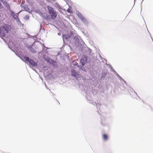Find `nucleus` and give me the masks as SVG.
Returning a JSON list of instances; mask_svg holds the SVG:
<instances>
[{
    "label": "nucleus",
    "mask_w": 153,
    "mask_h": 153,
    "mask_svg": "<svg viewBox=\"0 0 153 153\" xmlns=\"http://www.w3.org/2000/svg\"><path fill=\"white\" fill-rule=\"evenodd\" d=\"M4 30L6 32H4L2 29L0 28V35L2 37H4L6 36V33H8L12 28L10 25L8 24H5L2 27Z\"/></svg>",
    "instance_id": "nucleus-1"
},
{
    "label": "nucleus",
    "mask_w": 153,
    "mask_h": 153,
    "mask_svg": "<svg viewBox=\"0 0 153 153\" xmlns=\"http://www.w3.org/2000/svg\"><path fill=\"white\" fill-rule=\"evenodd\" d=\"M48 9L49 10V13L52 18L53 19L56 18L57 16L56 12L51 7H48Z\"/></svg>",
    "instance_id": "nucleus-2"
},
{
    "label": "nucleus",
    "mask_w": 153,
    "mask_h": 153,
    "mask_svg": "<svg viewBox=\"0 0 153 153\" xmlns=\"http://www.w3.org/2000/svg\"><path fill=\"white\" fill-rule=\"evenodd\" d=\"M88 56L85 55H82L80 60V62L82 66H84L88 62Z\"/></svg>",
    "instance_id": "nucleus-3"
},
{
    "label": "nucleus",
    "mask_w": 153,
    "mask_h": 153,
    "mask_svg": "<svg viewBox=\"0 0 153 153\" xmlns=\"http://www.w3.org/2000/svg\"><path fill=\"white\" fill-rule=\"evenodd\" d=\"M34 45V43L32 44L31 45L27 43L25 44V47L32 53H34L36 52V51L33 47Z\"/></svg>",
    "instance_id": "nucleus-4"
},
{
    "label": "nucleus",
    "mask_w": 153,
    "mask_h": 153,
    "mask_svg": "<svg viewBox=\"0 0 153 153\" xmlns=\"http://www.w3.org/2000/svg\"><path fill=\"white\" fill-rule=\"evenodd\" d=\"M72 76H73L76 80H79L80 79V76L76 71L73 69L71 71Z\"/></svg>",
    "instance_id": "nucleus-5"
},
{
    "label": "nucleus",
    "mask_w": 153,
    "mask_h": 153,
    "mask_svg": "<svg viewBox=\"0 0 153 153\" xmlns=\"http://www.w3.org/2000/svg\"><path fill=\"white\" fill-rule=\"evenodd\" d=\"M72 39L73 40L76 46L78 47L81 44V43L80 42L77 36H74L71 39V40Z\"/></svg>",
    "instance_id": "nucleus-6"
},
{
    "label": "nucleus",
    "mask_w": 153,
    "mask_h": 153,
    "mask_svg": "<svg viewBox=\"0 0 153 153\" xmlns=\"http://www.w3.org/2000/svg\"><path fill=\"white\" fill-rule=\"evenodd\" d=\"M20 59L25 63H27V64H28L31 59L28 57L26 56H23L22 58H20Z\"/></svg>",
    "instance_id": "nucleus-7"
},
{
    "label": "nucleus",
    "mask_w": 153,
    "mask_h": 153,
    "mask_svg": "<svg viewBox=\"0 0 153 153\" xmlns=\"http://www.w3.org/2000/svg\"><path fill=\"white\" fill-rule=\"evenodd\" d=\"M33 67H36L38 66V62L34 61L32 59H31L28 63Z\"/></svg>",
    "instance_id": "nucleus-8"
},
{
    "label": "nucleus",
    "mask_w": 153,
    "mask_h": 153,
    "mask_svg": "<svg viewBox=\"0 0 153 153\" xmlns=\"http://www.w3.org/2000/svg\"><path fill=\"white\" fill-rule=\"evenodd\" d=\"M107 72L104 71L102 70V72L100 78V79L102 80L105 77V76L107 75Z\"/></svg>",
    "instance_id": "nucleus-9"
},
{
    "label": "nucleus",
    "mask_w": 153,
    "mask_h": 153,
    "mask_svg": "<svg viewBox=\"0 0 153 153\" xmlns=\"http://www.w3.org/2000/svg\"><path fill=\"white\" fill-rule=\"evenodd\" d=\"M114 74L116 76L118 77L120 80L123 81L124 82L126 85H127L126 81L123 79L122 78L121 76H120L116 71L114 73Z\"/></svg>",
    "instance_id": "nucleus-10"
},
{
    "label": "nucleus",
    "mask_w": 153,
    "mask_h": 153,
    "mask_svg": "<svg viewBox=\"0 0 153 153\" xmlns=\"http://www.w3.org/2000/svg\"><path fill=\"white\" fill-rule=\"evenodd\" d=\"M102 139L104 141H106L108 139V136L106 134H103L102 135Z\"/></svg>",
    "instance_id": "nucleus-11"
},
{
    "label": "nucleus",
    "mask_w": 153,
    "mask_h": 153,
    "mask_svg": "<svg viewBox=\"0 0 153 153\" xmlns=\"http://www.w3.org/2000/svg\"><path fill=\"white\" fill-rule=\"evenodd\" d=\"M50 64L53 67H57L58 66V65L56 62L53 59L51 62Z\"/></svg>",
    "instance_id": "nucleus-12"
},
{
    "label": "nucleus",
    "mask_w": 153,
    "mask_h": 153,
    "mask_svg": "<svg viewBox=\"0 0 153 153\" xmlns=\"http://www.w3.org/2000/svg\"><path fill=\"white\" fill-rule=\"evenodd\" d=\"M62 39L64 41V43L65 44H66L67 45V44L65 43V39L66 40H68L69 38H68L67 35H66L65 34H64L62 35Z\"/></svg>",
    "instance_id": "nucleus-13"
},
{
    "label": "nucleus",
    "mask_w": 153,
    "mask_h": 153,
    "mask_svg": "<svg viewBox=\"0 0 153 153\" xmlns=\"http://www.w3.org/2000/svg\"><path fill=\"white\" fill-rule=\"evenodd\" d=\"M84 66L81 65H79L78 66V68L79 69L82 70V71L86 72L87 71L86 69L83 67Z\"/></svg>",
    "instance_id": "nucleus-14"
},
{
    "label": "nucleus",
    "mask_w": 153,
    "mask_h": 153,
    "mask_svg": "<svg viewBox=\"0 0 153 153\" xmlns=\"http://www.w3.org/2000/svg\"><path fill=\"white\" fill-rule=\"evenodd\" d=\"M76 14L80 19H83L84 18L82 15L79 12L77 11Z\"/></svg>",
    "instance_id": "nucleus-15"
},
{
    "label": "nucleus",
    "mask_w": 153,
    "mask_h": 153,
    "mask_svg": "<svg viewBox=\"0 0 153 153\" xmlns=\"http://www.w3.org/2000/svg\"><path fill=\"white\" fill-rule=\"evenodd\" d=\"M85 50L87 51L88 53L87 54H91V53L92 52V50L90 48L88 47H86V48H85Z\"/></svg>",
    "instance_id": "nucleus-16"
},
{
    "label": "nucleus",
    "mask_w": 153,
    "mask_h": 153,
    "mask_svg": "<svg viewBox=\"0 0 153 153\" xmlns=\"http://www.w3.org/2000/svg\"><path fill=\"white\" fill-rule=\"evenodd\" d=\"M8 47H9V48L11 50H12V51H13V52H14L15 53L16 55L18 57H19L20 58H21L20 56H19V53H16V52H15V51L13 50V49H12V48H11V47H10L8 45Z\"/></svg>",
    "instance_id": "nucleus-17"
},
{
    "label": "nucleus",
    "mask_w": 153,
    "mask_h": 153,
    "mask_svg": "<svg viewBox=\"0 0 153 153\" xmlns=\"http://www.w3.org/2000/svg\"><path fill=\"white\" fill-rule=\"evenodd\" d=\"M53 60V59H51V58H49L48 57H47L46 59H45L46 61L50 64L51 63V62Z\"/></svg>",
    "instance_id": "nucleus-18"
},
{
    "label": "nucleus",
    "mask_w": 153,
    "mask_h": 153,
    "mask_svg": "<svg viewBox=\"0 0 153 153\" xmlns=\"http://www.w3.org/2000/svg\"><path fill=\"white\" fill-rule=\"evenodd\" d=\"M67 35L68 38L70 39L73 35H74V32L73 31H71Z\"/></svg>",
    "instance_id": "nucleus-19"
},
{
    "label": "nucleus",
    "mask_w": 153,
    "mask_h": 153,
    "mask_svg": "<svg viewBox=\"0 0 153 153\" xmlns=\"http://www.w3.org/2000/svg\"><path fill=\"white\" fill-rule=\"evenodd\" d=\"M82 22L85 24V25H87L89 23V22L87 20H81Z\"/></svg>",
    "instance_id": "nucleus-20"
},
{
    "label": "nucleus",
    "mask_w": 153,
    "mask_h": 153,
    "mask_svg": "<svg viewBox=\"0 0 153 153\" xmlns=\"http://www.w3.org/2000/svg\"><path fill=\"white\" fill-rule=\"evenodd\" d=\"M103 117H102V118L101 117V124L103 126H108V124H105V123H104V121L103 120Z\"/></svg>",
    "instance_id": "nucleus-21"
},
{
    "label": "nucleus",
    "mask_w": 153,
    "mask_h": 153,
    "mask_svg": "<svg viewBox=\"0 0 153 153\" xmlns=\"http://www.w3.org/2000/svg\"><path fill=\"white\" fill-rule=\"evenodd\" d=\"M85 48H86L85 47H82L81 49V51L83 53H86L87 52V51H86V50H85Z\"/></svg>",
    "instance_id": "nucleus-22"
},
{
    "label": "nucleus",
    "mask_w": 153,
    "mask_h": 153,
    "mask_svg": "<svg viewBox=\"0 0 153 153\" xmlns=\"http://www.w3.org/2000/svg\"><path fill=\"white\" fill-rule=\"evenodd\" d=\"M130 90H131V91H134V93L138 97V98L140 99V100H141L140 98V97L139 96H138L137 94V93L134 90V89H133V88H131V87L130 88Z\"/></svg>",
    "instance_id": "nucleus-23"
},
{
    "label": "nucleus",
    "mask_w": 153,
    "mask_h": 153,
    "mask_svg": "<svg viewBox=\"0 0 153 153\" xmlns=\"http://www.w3.org/2000/svg\"><path fill=\"white\" fill-rule=\"evenodd\" d=\"M71 7H69L67 10V12L68 13H72V11L71 10Z\"/></svg>",
    "instance_id": "nucleus-24"
},
{
    "label": "nucleus",
    "mask_w": 153,
    "mask_h": 153,
    "mask_svg": "<svg viewBox=\"0 0 153 153\" xmlns=\"http://www.w3.org/2000/svg\"><path fill=\"white\" fill-rule=\"evenodd\" d=\"M109 67L111 69L112 71L114 72V73L116 71L114 70V69L112 68V66L110 64L109 65Z\"/></svg>",
    "instance_id": "nucleus-25"
},
{
    "label": "nucleus",
    "mask_w": 153,
    "mask_h": 153,
    "mask_svg": "<svg viewBox=\"0 0 153 153\" xmlns=\"http://www.w3.org/2000/svg\"><path fill=\"white\" fill-rule=\"evenodd\" d=\"M17 22V23L20 26L21 25H22V23L20 21V20H16Z\"/></svg>",
    "instance_id": "nucleus-26"
},
{
    "label": "nucleus",
    "mask_w": 153,
    "mask_h": 153,
    "mask_svg": "<svg viewBox=\"0 0 153 153\" xmlns=\"http://www.w3.org/2000/svg\"><path fill=\"white\" fill-rule=\"evenodd\" d=\"M48 67L47 66L44 65L43 66L42 68L44 70H46L48 69Z\"/></svg>",
    "instance_id": "nucleus-27"
},
{
    "label": "nucleus",
    "mask_w": 153,
    "mask_h": 153,
    "mask_svg": "<svg viewBox=\"0 0 153 153\" xmlns=\"http://www.w3.org/2000/svg\"><path fill=\"white\" fill-rule=\"evenodd\" d=\"M59 22H61L62 21V22L64 23V22H65V23L66 22H67L66 20L65 19V20H57Z\"/></svg>",
    "instance_id": "nucleus-28"
},
{
    "label": "nucleus",
    "mask_w": 153,
    "mask_h": 153,
    "mask_svg": "<svg viewBox=\"0 0 153 153\" xmlns=\"http://www.w3.org/2000/svg\"><path fill=\"white\" fill-rule=\"evenodd\" d=\"M13 16L14 19H17L18 18V16L16 14H14Z\"/></svg>",
    "instance_id": "nucleus-29"
},
{
    "label": "nucleus",
    "mask_w": 153,
    "mask_h": 153,
    "mask_svg": "<svg viewBox=\"0 0 153 153\" xmlns=\"http://www.w3.org/2000/svg\"><path fill=\"white\" fill-rule=\"evenodd\" d=\"M5 1H4V5L7 6L8 5V4L6 2H5Z\"/></svg>",
    "instance_id": "nucleus-30"
},
{
    "label": "nucleus",
    "mask_w": 153,
    "mask_h": 153,
    "mask_svg": "<svg viewBox=\"0 0 153 153\" xmlns=\"http://www.w3.org/2000/svg\"><path fill=\"white\" fill-rule=\"evenodd\" d=\"M105 60H106V65H107L108 66H109V64H107V60H106V59H105Z\"/></svg>",
    "instance_id": "nucleus-31"
},
{
    "label": "nucleus",
    "mask_w": 153,
    "mask_h": 153,
    "mask_svg": "<svg viewBox=\"0 0 153 153\" xmlns=\"http://www.w3.org/2000/svg\"><path fill=\"white\" fill-rule=\"evenodd\" d=\"M57 34H58V35L59 36H60L61 35V33L60 32L58 33Z\"/></svg>",
    "instance_id": "nucleus-32"
},
{
    "label": "nucleus",
    "mask_w": 153,
    "mask_h": 153,
    "mask_svg": "<svg viewBox=\"0 0 153 153\" xmlns=\"http://www.w3.org/2000/svg\"><path fill=\"white\" fill-rule=\"evenodd\" d=\"M42 23H40V28H41V26H42Z\"/></svg>",
    "instance_id": "nucleus-33"
},
{
    "label": "nucleus",
    "mask_w": 153,
    "mask_h": 153,
    "mask_svg": "<svg viewBox=\"0 0 153 153\" xmlns=\"http://www.w3.org/2000/svg\"><path fill=\"white\" fill-rule=\"evenodd\" d=\"M0 0L2 2H4V1H5V0Z\"/></svg>",
    "instance_id": "nucleus-34"
},
{
    "label": "nucleus",
    "mask_w": 153,
    "mask_h": 153,
    "mask_svg": "<svg viewBox=\"0 0 153 153\" xmlns=\"http://www.w3.org/2000/svg\"><path fill=\"white\" fill-rule=\"evenodd\" d=\"M99 105H97V109L98 108V107L99 108H100V107H99Z\"/></svg>",
    "instance_id": "nucleus-35"
},
{
    "label": "nucleus",
    "mask_w": 153,
    "mask_h": 153,
    "mask_svg": "<svg viewBox=\"0 0 153 153\" xmlns=\"http://www.w3.org/2000/svg\"><path fill=\"white\" fill-rule=\"evenodd\" d=\"M49 74H47V76H49Z\"/></svg>",
    "instance_id": "nucleus-36"
},
{
    "label": "nucleus",
    "mask_w": 153,
    "mask_h": 153,
    "mask_svg": "<svg viewBox=\"0 0 153 153\" xmlns=\"http://www.w3.org/2000/svg\"><path fill=\"white\" fill-rule=\"evenodd\" d=\"M49 20L50 21H51V20H50V19H49V20Z\"/></svg>",
    "instance_id": "nucleus-37"
},
{
    "label": "nucleus",
    "mask_w": 153,
    "mask_h": 153,
    "mask_svg": "<svg viewBox=\"0 0 153 153\" xmlns=\"http://www.w3.org/2000/svg\"><path fill=\"white\" fill-rule=\"evenodd\" d=\"M147 30H148V31L149 32V33H149V30H148V29H147ZM149 34H150V35H151L150 34V33H149Z\"/></svg>",
    "instance_id": "nucleus-38"
},
{
    "label": "nucleus",
    "mask_w": 153,
    "mask_h": 153,
    "mask_svg": "<svg viewBox=\"0 0 153 153\" xmlns=\"http://www.w3.org/2000/svg\"><path fill=\"white\" fill-rule=\"evenodd\" d=\"M1 3H0V7H1Z\"/></svg>",
    "instance_id": "nucleus-39"
},
{
    "label": "nucleus",
    "mask_w": 153,
    "mask_h": 153,
    "mask_svg": "<svg viewBox=\"0 0 153 153\" xmlns=\"http://www.w3.org/2000/svg\"><path fill=\"white\" fill-rule=\"evenodd\" d=\"M144 21L145 22V23L146 24V22H145V19H144Z\"/></svg>",
    "instance_id": "nucleus-40"
},
{
    "label": "nucleus",
    "mask_w": 153,
    "mask_h": 153,
    "mask_svg": "<svg viewBox=\"0 0 153 153\" xmlns=\"http://www.w3.org/2000/svg\"><path fill=\"white\" fill-rule=\"evenodd\" d=\"M143 101V103H144V101H143H143Z\"/></svg>",
    "instance_id": "nucleus-41"
},
{
    "label": "nucleus",
    "mask_w": 153,
    "mask_h": 153,
    "mask_svg": "<svg viewBox=\"0 0 153 153\" xmlns=\"http://www.w3.org/2000/svg\"><path fill=\"white\" fill-rule=\"evenodd\" d=\"M75 20H77L75 19Z\"/></svg>",
    "instance_id": "nucleus-42"
}]
</instances>
